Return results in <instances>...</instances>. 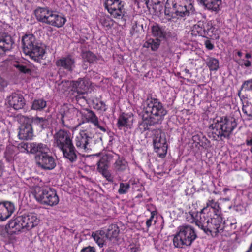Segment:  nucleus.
Listing matches in <instances>:
<instances>
[{
	"instance_id": "20",
	"label": "nucleus",
	"mask_w": 252,
	"mask_h": 252,
	"mask_svg": "<svg viewBox=\"0 0 252 252\" xmlns=\"http://www.w3.org/2000/svg\"><path fill=\"white\" fill-rule=\"evenodd\" d=\"M71 84L74 92L79 94H82L87 91L91 83L87 78H80L76 81H72Z\"/></svg>"
},
{
	"instance_id": "64",
	"label": "nucleus",
	"mask_w": 252,
	"mask_h": 252,
	"mask_svg": "<svg viewBox=\"0 0 252 252\" xmlns=\"http://www.w3.org/2000/svg\"><path fill=\"white\" fill-rule=\"evenodd\" d=\"M229 190V189H228V188H224V189H223V192L225 193V192H226L227 191H228Z\"/></svg>"
},
{
	"instance_id": "21",
	"label": "nucleus",
	"mask_w": 252,
	"mask_h": 252,
	"mask_svg": "<svg viewBox=\"0 0 252 252\" xmlns=\"http://www.w3.org/2000/svg\"><path fill=\"white\" fill-rule=\"evenodd\" d=\"M9 105L15 110L23 108L25 104V100L23 96L19 94L14 93L8 97Z\"/></svg>"
},
{
	"instance_id": "31",
	"label": "nucleus",
	"mask_w": 252,
	"mask_h": 252,
	"mask_svg": "<svg viewBox=\"0 0 252 252\" xmlns=\"http://www.w3.org/2000/svg\"><path fill=\"white\" fill-rule=\"evenodd\" d=\"M154 151L158 157L163 158L166 157L168 149L167 143H153Z\"/></svg>"
},
{
	"instance_id": "51",
	"label": "nucleus",
	"mask_w": 252,
	"mask_h": 252,
	"mask_svg": "<svg viewBox=\"0 0 252 252\" xmlns=\"http://www.w3.org/2000/svg\"><path fill=\"white\" fill-rule=\"evenodd\" d=\"M205 45L207 49L208 50H212L214 46L213 44L210 42V40H207L205 41Z\"/></svg>"
},
{
	"instance_id": "11",
	"label": "nucleus",
	"mask_w": 252,
	"mask_h": 252,
	"mask_svg": "<svg viewBox=\"0 0 252 252\" xmlns=\"http://www.w3.org/2000/svg\"><path fill=\"white\" fill-rule=\"evenodd\" d=\"M105 8L111 16L116 19H122L125 15L124 2L121 0H105Z\"/></svg>"
},
{
	"instance_id": "17",
	"label": "nucleus",
	"mask_w": 252,
	"mask_h": 252,
	"mask_svg": "<svg viewBox=\"0 0 252 252\" xmlns=\"http://www.w3.org/2000/svg\"><path fill=\"white\" fill-rule=\"evenodd\" d=\"M74 58L70 55L61 58L56 62V65L60 69L72 72L75 67Z\"/></svg>"
},
{
	"instance_id": "28",
	"label": "nucleus",
	"mask_w": 252,
	"mask_h": 252,
	"mask_svg": "<svg viewBox=\"0 0 252 252\" xmlns=\"http://www.w3.org/2000/svg\"><path fill=\"white\" fill-rule=\"evenodd\" d=\"M120 229L116 224H111L106 229V238L110 241L115 242L118 240Z\"/></svg>"
},
{
	"instance_id": "43",
	"label": "nucleus",
	"mask_w": 252,
	"mask_h": 252,
	"mask_svg": "<svg viewBox=\"0 0 252 252\" xmlns=\"http://www.w3.org/2000/svg\"><path fill=\"white\" fill-rule=\"evenodd\" d=\"M130 188V184L129 183H120V187L118 192L119 194H125L128 192Z\"/></svg>"
},
{
	"instance_id": "24",
	"label": "nucleus",
	"mask_w": 252,
	"mask_h": 252,
	"mask_svg": "<svg viewBox=\"0 0 252 252\" xmlns=\"http://www.w3.org/2000/svg\"><path fill=\"white\" fill-rule=\"evenodd\" d=\"M65 22L66 19L64 17L52 10L46 24L56 27H61Z\"/></svg>"
},
{
	"instance_id": "41",
	"label": "nucleus",
	"mask_w": 252,
	"mask_h": 252,
	"mask_svg": "<svg viewBox=\"0 0 252 252\" xmlns=\"http://www.w3.org/2000/svg\"><path fill=\"white\" fill-rule=\"evenodd\" d=\"M159 46V42L158 40L156 41L152 39H149L144 44V47L146 48H150L153 51L157 50Z\"/></svg>"
},
{
	"instance_id": "9",
	"label": "nucleus",
	"mask_w": 252,
	"mask_h": 252,
	"mask_svg": "<svg viewBox=\"0 0 252 252\" xmlns=\"http://www.w3.org/2000/svg\"><path fill=\"white\" fill-rule=\"evenodd\" d=\"M212 126L218 132V135H226L232 131L236 126V123L233 118L219 117L214 120Z\"/></svg>"
},
{
	"instance_id": "33",
	"label": "nucleus",
	"mask_w": 252,
	"mask_h": 252,
	"mask_svg": "<svg viewBox=\"0 0 252 252\" xmlns=\"http://www.w3.org/2000/svg\"><path fill=\"white\" fill-rule=\"evenodd\" d=\"M92 236L100 247L103 246L106 238V232L103 230H98L93 232Z\"/></svg>"
},
{
	"instance_id": "52",
	"label": "nucleus",
	"mask_w": 252,
	"mask_h": 252,
	"mask_svg": "<svg viewBox=\"0 0 252 252\" xmlns=\"http://www.w3.org/2000/svg\"><path fill=\"white\" fill-rule=\"evenodd\" d=\"M7 86V82L3 79L0 78V91Z\"/></svg>"
},
{
	"instance_id": "42",
	"label": "nucleus",
	"mask_w": 252,
	"mask_h": 252,
	"mask_svg": "<svg viewBox=\"0 0 252 252\" xmlns=\"http://www.w3.org/2000/svg\"><path fill=\"white\" fill-rule=\"evenodd\" d=\"M155 135L159 136V139L153 140V142H167L169 140V137L166 135L165 133L159 130H155Z\"/></svg>"
},
{
	"instance_id": "13",
	"label": "nucleus",
	"mask_w": 252,
	"mask_h": 252,
	"mask_svg": "<svg viewBox=\"0 0 252 252\" xmlns=\"http://www.w3.org/2000/svg\"><path fill=\"white\" fill-rule=\"evenodd\" d=\"M79 110L72 106L68 107L63 105L60 109L58 118L61 119V123L64 126H66L65 121L72 119L75 116L79 117Z\"/></svg>"
},
{
	"instance_id": "15",
	"label": "nucleus",
	"mask_w": 252,
	"mask_h": 252,
	"mask_svg": "<svg viewBox=\"0 0 252 252\" xmlns=\"http://www.w3.org/2000/svg\"><path fill=\"white\" fill-rule=\"evenodd\" d=\"M1 228L2 229H4L9 235L18 234L22 229H24L20 216L10 220L4 227H1Z\"/></svg>"
},
{
	"instance_id": "5",
	"label": "nucleus",
	"mask_w": 252,
	"mask_h": 252,
	"mask_svg": "<svg viewBox=\"0 0 252 252\" xmlns=\"http://www.w3.org/2000/svg\"><path fill=\"white\" fill-rule=\"evenodd\" d=\"M194 228L189 225H183L178 228V231L173 240L175 247L182 248L184 246H190L197 238Z\"/></svg>"
},
{
	"instance_id": "35",
	"label": "nucleus",
	"mask_w": 252,
	"mask_h": 252,
	"mask_svg": "<svg viewBox=\"0 0 252 252\" xmlns=\"http://www.w3.org/2000/svg\"><path fill=\"white\" fill-rule=\"evenodd\" d=\"M152 33L154 36L157 38H163L165 37L166 32L164 28L155 24L152 27Z\"/></svg>"
},
{
	"instance_id": "48",
	"label": "nucleus",
	"mask_w": 252,
	"mask_h": 252,
	"mask_svg": "<svg viewBox=\"0 0 252 252\" xmlns=\"http://www.w3.org/2000/svg\"><path fill=\"white\" fill-rule=\"evenodd\" d=\"M211 143H201V144H200V146L206 150L208 152H210L211 151L212 148Z\"/></svg>"
},
{
	"instance_id": "36",
	"label": "nucleus",
	"mask_w": 252,
	"mask_h": 252,
	"mask_svg": "<svg viewBox=\"0 0 252 252\" xmlns=\"http://www.w3.org/2000/svg\"><path fill=\"white\" fill-rule=\"evenodd\" d=\"M128 166L127 161L123 158H119L114 163V167L117 171H123Z\"/></svg>"
},
{
	"instance_id": "30",
	"label": "nucleus",
	"mask_w": 252,
	"mask_h": 252,
	"mask_svg": "<svg viewBox=\"0 0 252 252\" xmlns=\"http://www.w3.org/2000/svg\"><path fill=\"white\" fill-rule=\"evenodd\" d=\"M204 7L209 10L218 12L220 10L221 0H201Z\"/></svg>"
},
{
	"instance_id": "10",
	"label": "nucleus",
	"mask_w": 252,
	"mask_h": 252,
	"mask_svg": "<svg viewBox=\"0 0 252 252\" xmlns=\"http://www.w3.org/2000/svg\"><path fill=\"white\" fill-rule=\"evenodd\" d=\"M78 121V126L85 123H90L101 130L106 131L105 127L100 125L98 117L94 112L89 109L79 110Z\"/></svg>"
},
{
	"instance_id": "62",
	"label": "nucleus",
	"mask_w": 252,
	"mask_h": 252,
	"mask_svg": "<svg viewBox=\"0 0 252 252\" xmlns=\"http://www.w3.org/2000/svg\"><path fill=\"white\" fill-rule=\"evenodd\" d=\"M89 143L86 142V143H83V146L84 147V148L85 149L86 147V146L89 144Z\"/></svg>"
},
{
	"instance_id": "56",
	"label": "nucleus",
	"mask_w": 252,
	"mask_h": 252,
	"mask_svg": "<svg viewBox=\"0 0 252 252\" xmlns=\"http://www.w3.org/2000/svg\"><path fill=\"white\" fill-rule=\"evenodd\" d=\"M157 215V212L156 211H152L151 212V215L150 218L148 219L149 220H151L152 221H153V219L154 218V217Z\"/></svg>"
},
{
	"instance_id": "23",
	"label": "nucleus",
	"mask_w": 252,
	"mask_h": 252,
	"mask_svg": "<svg viewBox=\"0 0 252 252\" xmlns=\"http://www.w3.org/2000/svg\"><path fill=\"white\" fill-rule=\"evenodd\" d=\"M65 22L66 19L64 17L52 10L46 24L56 27H61Z\"/></svg>"
},
{
	"instance_id": "61",
	"label": "nucleus",
	"mask_w": 252,
	"mask_h": 252,
	"mask_svg": "<svg viewBox=\"0 0 252 252\" xmlns=\"http://www.w3.org/2000/svg\"><path fill=\"white\" fill-rule=\"evenodd\" d=\"M246 252H252V242L249 249Z\"/></svg>"
},
{
	"instance_id": "37",
	"label": "nucleus",
	"mask_w": 252,
	"mask_h": 252,
	"mask_svg": "<svg viewBox=\"0 0 252 252\" xmlns=\"http://www.w3.org/2000/svg\"><path fill=\"white\" fill-rule=\"evenodd\" d=\"M97 169L100 173L103 172V171L107 170L108 168V161L107 157L106 156L101 157L97 161Z\"/></svg>"
},
{
	"instance_id": "58",
	"label": "nucleus",
	"mask_w": 252,
	"mask_h": 252,
	"mask_svg": "<svg viewBox=\"0 0 252 252\" xmlns=\"http://www.w3.org/2000/svg\"><path fill=\"white\" fill-rule=\"evenodd\" d=\"M192 140L193 142H197V141L200 142L201 141L200 139H199L198 135H194L192 137Z\"/></svg>"
},
{
	"instance_id": "3",
	"label": "nucleus",
	"mask_w": 252,
	"mask_h": 252,
	"mask_svg": "<svg viewBox=\"0 0 252 252\" xmlns=\"http://www.w3.org/2000/svg\"><path fill=\"white\" fill-rule=\"evenodd\" d=\"M222 218L220 215L202 218L199 220L192 219V222H194L196 225L200 228L207 235L212 236H217L220 235L223 224Z\"/></svg>"
},
{
	"instance_id": "46",
	"label": "nucleus",
	"mask_w": 252,
	"mask_h": 252,
	"mask_svg": "<svg viewBox=\"0 0 252 252\" xmlns=\"http://www.w3.org/2000/svg\"><path fill=\"white\" fill-rule=\"evenodd\" d=\"M108 181L112 182L113 181V178L111 175L110 172L107 170L103 171V172L100 173Z\"/></svg>"
},
{
	"instance_id": "14",
	"label": "nucleus",
	"mask_w": 252,
	"mask_h": 252,
	"mask_svg": "<svg viewBox=\"0 0 252 252\" xmlns=\"http://www.w3.org/2000/svg\"><path fill=\"white\" fill-rule=\"evenodd\" d=\"M57 146L63 153V157L70 162H74L77 159L75 148L73 143H57Z\"/></svg>"
},
{
	"instance_id": "2",
	"label": "nucleus",
	"mask_w": 252,
	"mask_h": 252,
	"mask_svg": "<svg viewBox=\"0 0 252 252\" xmlns=\"http://www.w3.org/2000/svg\"><path fill=\"white\" fill-rule=\"evenodd\" d=\"M30 153L35 154L39 152L35 157L37 164L42 169L52 170L56 166L53 157L48 154L49 149L42 143H35L30 145Z\"/></svg>"
},
{
	"instance_id": "6",
	"label": "nucleus",
	"mask_w": 252,
	"mask_h": 252,
	"mask_svg": "<svg viewBox=\"0 0 252 252\" xmlns=\"http://www.w3.org/2000/svg\"><path fill=\"white\" fill-rule=\"evenodd\" d=\"M34 196L38 202L44 205L52 207L57 205L59 202L56 190L50 187L36 188Z\"/></svg>"
},
{
	"instance_id": "27",
	"label": "nucleus",
	"mask_w": 252,
	"mask_h": 252,
	"mask_svg": "<svg viewBox=\"0 0 252 252\" xmlns=\"http://www.w3.org/2000/svg\"><path fill=\"white\" fill-rule=\"evenodd\" d=\"M133 117L131 114H123L118 118L117 126L120 129L123 127L131 128L133 122Z\"/></svg>"
},
{
	"instance_id": "16",
	"label": "nucleus",
	"mask_w": 252,
	"mask_h": 252,
	"mask_svg": "<svg viewBox=\"0 0 252 252\" xmlns=\"http://www.w3.org/2000/svg\"><path fill=\"white\" fill-rule=\"evenodd\" d=\"M19 216L24 229L27 230H31L37 226L39 222L37 214L34 213H30Z\"/></svg>"
},
{
	"instance_id": "18",
	"label": "nucleus",
	"mask_w": 252,
	"mask_h": 252,
	"mask_svg": "<svg viewBox=\"0 0 252 252\" xmlns=\"http://www.w3.org/2000/svg\"><path fill=\"white\" fill-rule=\"evenodd\" d=\"M237 228V221L233 217H229L227 220H223L222 230L220 235L222 236H229L235 233Z\"/></svg>"
},
{
	"instance_id": "40",
	"label": "nucleus",
	"mask_w": 252,
	"mask_h": 252,
	"mask_svg": "<svg viewBox=\"0 0 252 252\" xmlns=\"http://www.w3.org/2000/svg\"><path fill=\"white\" fill-rule=\"evenodd\" d=\"M47 105L46 101L42 99L35 100L32 103V108L36 110H41Z\"/></svg>"
},
{
	"instance_id": "39",
	"label": "nucleus",
	"mask_w": 252,
	"mask_h": 252,
	"mask_svg": "<svg viewBox=\"0 0 252 252\" xmlns=\"http://www.w3.org/2000/svg\"><path fill=\"white\" fill-rule=\"evenodd\" d=\"M206 63L211 71H216L219 68V61L214 58L209 57L207 60Z\"/></svg>"
},
{
	"instance_id": "44",
	"label": "nucleus",
	"mask_w": 252,
	"mask_h": 252,
	"mask_svg": "<svg viewBox=\"0 0 252 252\" xmlns=\"http://www.w3.org/2000/svg\"><path fill=\"white\" fill-rule=\"evenodd\" d=\"M33 124L39 126L42 129L44 128V126L47 124V121L43 118L37 117L34 119L32 121Z\"/></svg>"
},
{
	"instance_id": "19",
	"label": "nucleus",
	"mask_w": 252,
	"mask_h": 252,
	"mask_svg": "<svg viewBox=\"0 0 252 252\" xmlns=\"http://www.w3.org/2000/svg\"><path fill=\"white\" fill-rule=\"evenodd\" d=\"M15 209V205L12 202H0V221H4L8 219Z\"/></svg>"
},
{
	"instance_id": "45",
	"label": "nucleus",
	"mask_w": 252,
	"mask_h": 252,
	"mask_svg": "<svg viewBox=\"0 0 252 252\" xmlns=\"http://www.w3.org/2000/svg\"><path fill=\"white\" fill-rule=\"evenodd\" d=\"M13 66L16 67L18 70L22 73H29L31 72L30 69L26 67V66L21 64L19 63L14 64Z\"/></svg>"
},
{
	"instance_id": "25",
	"label": "nucleus",
	"mask_w": 252,
	"mask_h": 252,
	"mask_svg": "<svg viewBox=\"0 0 252 252\" xmlns=\"http://www.w3.org/2000/svg\"><path fill=\"white\" fill-rule=\"evenodd\" d=\"M52 11L47 7H38L34 10V15L38 21L46 24Z\"/></svg>"
},
{
	"instance_id": "32",
	"label": "nucleus",
	"mask_w": 252,
	"mask_h": 252,
	"mask_svg": "<svg viewBox=\"0 0 252 252\" xmlns=\"http://www.w3.org/2000/svg\"><path fill=\"white\" fill-rule=\"evenodd\" d=\"M206 21H199L192 28V32L195 35L205 37Z\"/></svg>"
},
{
	"instance_id": "4",
	"label": "nucleus",
	"mask_w": 252,
	"mask_h": 252,
	"mask_svg": "<svg viewBox=\"0 0 252 252\" xmlns=\"http://www.w3.org/2000/svg\"><path fill=\"white\" fill-rule=\"evenodd\" d=\"M23 52L35 62H39L45 53L43 46L38 42L32 34H26L22 40Z\"/></svg>"
},
{
	"instance_id": "53",
	"label": "nucleus",
	"mask_w": 252,
	"mask_h": 252,
	"mask_svg": "<svg viewBox=\"0 0 252 252\" xmlns=\"http://www.w3.org/2000/svg\"><path fill=\"white\" fill-rule=\"evenodd\" d=\"M97 108L98 109L103 110V111H106L107 109L106 105L105 104V103L104 102H103L102 101L100 102V106H99L97 107Z\"/></svg>"
},
{
	"instance_id": "29",
	"label": "nucleus",
	"mask_w": 252,
	"mask_h": 252,
	"mask_svg": "<svg viewBox=\"0 0 252 252\" xmlns=\"http://www.w3.org/2000/svg\"><path fill=\"white\" fill-rule=\"evenodd\" d=\"M205 37H210L213 39H219L220 31L213 25L212 21H206Z\"/></svg>"
},
{
	"instance_id": "59",
	"label": "nucleus",
	"mask_w": 252,
	"mask_h": 252,
	"mask_svg": "<svg viewBox=\"0 0 252 252\" xmlns=\"http://www.w3.org/2000/svg\"><path fill=\"white\" fill-rule=\"evenodd\" d=\"M153 140H155V139H159V136L155 135V134L154 133V131L153 132Z\"/></svg>"
},
{
	"instance_id": "54",
	"label": "nucleus",
	"mask_w": 252,
	"mask_h": 252,
	"mask_svg": "<svg viewBox=\"0 0 252 252\" xmlns=\"http://www.w3.org/2000/svg\"><path fill=\"white\" fill-rule=\"evenodd\" d=\"M243 111L247 115V119L250 121H252V111L251 113H248L246 111L243 109Z\"/></svg>"
},
{
	"instance_id": "50",
	"label": "nucleus",
	"mask_w": 252,
	"mask_h": 252,
	"mask_svg": "<svg viewBox=\"0 0 252 252\" xmlns=\"http://www.w3.org/2000/svg\"><path fill=\"white\" fill-rule=\"evenodd\" d=\"M80 252H95V249L93 247L88 246L83 248Z\"/></svg>"
},
{
	"instance_id": "38",
	"label": "nucleus",
	"mask_w": 252,
	"mask_h": 252,
	"mask_svg": "<svg viewBox=\"0 0 252 252\" xmlns=\"http://www.w3.org/2000/svg\"><path fill=\"white\" fill-rule=\"evenodd\" d=\"M84 61L88 62L90 63H94L97 60V57L91 51L83 52L82 54Z\"/></svg>"
},
{
	"instance_id": "34",
	"label": "nucleus",
	"mask_w": 252,
	"mask_h": 252,
	"mask_svg": "<svg viewBox=\"0 0 252 252\" xmlns=\"http://www.w3.org/2000/svg\"><path fill=\"white\" fill-rule=\"evenodd\" d=\"M56 142H71L70 133L67 131L60 130L55 135Z\"/></svg>"
},
{
	"instance_id": "22",
	"label": "nucleus",
	"mask_w": 252,
	"mask_h": 252,
	"mask_svg": "<svg viewBox=\"0 0 252 252\" xmlns=\"http://www.w3.org/2000/svg\"><path fill=\"white\" fill-rule=\"evenodd\" d=\"M14 41L11 36L5 33L0 35V55L12 48Z\"/></svg>"
},
{
	"instance_id": "49",
	"label": "nucleus",
	"mask_w": 252,
	"mask_h": 252,
	"mask_svg": "<svg viewBox=\"0 0 252 252\" xmlns=\"http://www.w3.org/2000/svg\"><path fill=\"white\" fill-rule=\"evenodd\" d=\"M240 65H244L246 67H249L252 65L250 61L248 60L242 59L240 63Z\"/></svg>"
},
{
	"instance_id": "12",
	"label": "nucleus",
	"mask_w": 252,
	"mask_h": 252,
	"mask_svg": "<svg viewBox=\"0 0 252 252\" xmlns=\"http://www.w3.org/2000/svg\"><path fill=\"white\" fill-rule=\"evenodd\" d=\"M35 144V143H19L17 146L13 144H9L7 147L4 153V157L7 162H12L15 155L19 152L23 153H30L29 150L30 145Z\"/></svg>"
},
{
	"instance_id": "8",
	"label": "nucleus",
	"mask_w": 252,
	"mask_h": 252,
	"mask_svg": "<svg viewBox=\"0 0 252 252\" xmlns=\"http://www.w3.org/2000/svg\"><path fill=\"white\" fill-rule=\"evenodd\" d=\"M221 213V208L218 202L215 201L213 199H209L206 202V206L200 212L191 211L189 214L192 219H201L202 218L220 215Z\"/></svg>"
},
{
	"instance_id": "60",
	"label": "nucleus",
	"mask_w": 252,
	"mask_h": 252,
	"mask_svg": "<svg viewBox=\"0 0 252 252\" xmlns=\"http://www.w3.org/2000/svg\"><path fill=\"white\" fill-rule=\"evenodd\" d=\"M245 58L247 59H250L252 58V55L250 53H247L245 55Z\"/></svg>"
},
{
	"instance_id": "47",
	"label": "nucleus",
	"mask_w": 252,
	"mask_h": 252,
	"mask_svg": "<svg viewBox=\"0 0 252 252\" xmlns=\"http://www.w3.org/2000/svg\"><path fill=\"white\" fill-rule=\"evenodd\" d=\"M80 136L81 137V139L79 141V142H88L89 139H88V137L87 135V133L85 131H82L80 132Z\"/></svg>"
},
{
	"instance_id": "55",
	"label": "nucleus",
	"mask_w": 252,
	"mask_h": 252,
	"mask_svg": "<svg viewBox=\"0 0 252 252\" xmlns=\"http://www.w3.org/2000/svg\"><path fill=\"white\" fill-rule=\"evenodd\" d=\"M153 221L151 220L147 219L146 221V225L147 227V232L149 230V228L151 226Z\"/></svg>"
},
{
	"instance_id": "57",
	"label": "nucleus",
	"mask_w": 252,
	"mask_h": 252,
	"mask_svg": "<svg viewBox=\"0 0 252 252\" xmlns=\"http://www.w3.org/2000/svg\"><path fill=\"white\" fill-rule=\"evenodd\" d=\"M150 2L155 5H158L161 3V1L158 0H151Z\"/></svg>"
},
{
	"instance_id": "26",
	"label": "nucleus",
	"mask_w": 252,
	"mask_h": 252,
	"mask_svg": "<svg viewBox=\"0 0 252 252\" xmlns=\"http://www.w3.org/2000/svg\"><path fill=\"white\" fill-rule=\"evenodd\" d=\"M18 136L20 140H32L33 133L31 125L28 123L22 125L19 128Z\"/></svg>"
},
{
	"instance_id": "1",
	"label": "nucleus",
	"mask_w": 252,
	"mask_h": 252,
	"mask_svg": "<svg viewBox=\"0 0 252 252\" xmlns=\"http://www.w3.org/2000/svg\"><path fill=\"white\" fill-rule=\"evenodd\" d=\"M167 111L157 99L148 98L143 104L142 121L139 125L141 130L145 131L150 126L160 124Z\"/></svg>"
},
{
	"instance_id": "7",
	"label": "nucleus",
	"mask_w": 252,
	"mask_h": 252,
	"mask_svg": "<svg viewBox=\"0 0 252 252\" xmlns=\"http://www.w3.org/2000/svg\"><path fill=\"white\" fill-rule=\"evenodd\" d=\"M193 0H167L165 12L166 13L167 9H170L177 16H188L191 11H193Z\"/></svg>"
},
{
	"instance_id": "63",
	"label": "nucleus",
	"mask_w": 252,
	"mask_h": 252,
	"mask_svg": "<svg viewBox=\"0 0 252 252\" xmlns=\"http://www.w3.org/2000/svg\"><path fill=\"white\" fill-rule=\"evenodd\" d=\"M237 54L239 57H241L242 56V53L241 51L238 52Z\"/></svg>"
}]
</instances>
